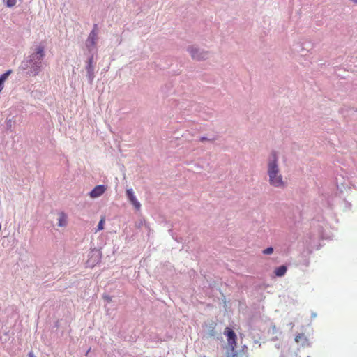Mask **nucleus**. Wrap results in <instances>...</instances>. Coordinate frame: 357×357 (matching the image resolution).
Instances as JSON below:
<instances>
[{"instance_id":"4be33fe9","label":"nucleus","mask_w":357,"mask_h":357,"mask_svg":"<svg viewBox=\"0 0 357 357\" xmlns=\"http://www.w3.org/2000/svg\"><path fill=\"white\" fill-rule=\"evenodd\" d=\"M326 206L328 208H332L333 207V202L332 200H331L329 198L327 199L326 201V203L324 204V206Z\"/></svg>"},{"instance_id":"f03ea898","label":"nucleus","mask_w":357,"mask_h":357,"mask_svg":"<svg viewBox=\"0 0 357 357\" xmlns=\"http://www.w3.org/2000/svg\"><path fill=\"white\" fill-rule=\"evenodd\" d=\"M267 167V174L270 185L275 188H282L284 183L282 175L280 174L277 153L274 151H273L270 155Z\"/></svg>"},{"instance_id":"a211bd4d","label":"nucleus","mask_w":357,"mask_h":357,"mask_svg":"<svg viewBox=\"0 0 357 357\" xmlns=\"http://www.w3.org/2000/svg\"><path fill=\"white\" fill-rule=\"evenodd\" d=\"M104 224H105V219L104 218H101L100 220L99 221L98 224L96 231L102 230L103 228H104Z\"/></svg>"},{"instance_id":"9d476101","label":"nucleus","mask_w":357,"mask_h":357,"mask_svg":"<svg viewBox=\"0 0 357 357\" xmlns=\"http://www.w3.org/2000/svg\"><path fill=\"white\" fill-rule=\"evenodd\" d=\"M107 188L105 185H98L92 189L89 192V195L92 198H97L101 196L106 190Z\"/></svg>"},{"instance_id":"5701e85b","label":"nucleus","mask_w":357,"mask_h":357,"mask_svg":"<svg viewBox=\"0 0 357 357\" xmlns=\"http://www.w3.org/2000/svg\"><path fill=\"white\" fill-rule=\"evenodd\" d=\"M102 298L107 303L112 301V297L109 296V295H103Z\"/></svg>"},{"instance_id":"dca6fc26","label":"nucleus","mask_w":357,"mask_h":357,"mask_svg":"<svg viewBox=\"0 0 357 357\" xmlns=\"http://www.w3.org/2000/svg\"><path fill=\"white\" fill-rule=\"evenodd\" d=\"M340 206L343 208V211H349L351 208V204L346 199L340 201Z\"/></svg>"},{"instance_id":"cd10ccee","label":"nucleus","mask_w":357,"mask_h":357,"mask_svg":"<svg viewBox=\"0 0 357 357\" xmlns=\"http://www.w3.org/2000/svg\"><path fill=\"white\" fill-rule=\"evenodd\" d=\"M282 356H282V354H281V355H280V357H282Z\"/></svg>"},{"instance_id":"6e6552de","label":"nucleus","mask_w":357,"mask_h":357,"mask_svg":"<svg viewBox=\"0 0 357 357\" xmlns=\"http://www.w3.org/2000/svg\"><path fill=\"white\" fill-rule=\"evenodd\" d=\"M126 197L130 203L135 207L136 210H140L141 204L136 198L134 191L132 188L126 190Z\"/></svg>"},{"instance_id":"bb28decb","label":"nucleus","mask_w":357,"mask_h":357,"mask_svg":"<svg viewBox=\"0 0 357 357\" xmlns=\"http://www.w3.org/2000/svg\"><path fill=\"white\" fill-rule=\"evenodd\" d=\"M312 317L313 318H315V317H317V314H316L315 312H312Z\"/></svg>"},{"instance_id":"aec40b11","label":"nucleus","mask_w":357,"mask_h":357,"mask_svg":"<svg viewBox=\"0 0 357 357\" xmlns=\"http://www.w3.org/2000/svg\"><path fill=\"white\" fill-rule=\"evenodd\" d=\"M273 248L272 246H269L268 248H266V249H264L263 251H262V253L264 255H271L273 252Z\"/></svg>"},{"instance_id":"39448f33","label":"nucleus","mask_w":357,"mask_h":357,"mask_svg":"<svg viewBox=\"0 0 357 357\" xmlns=\"http://www.w3.org/2000/svg\"><path fill=\"white\" fill-rule=\"evenodd\" d=\"M187 50L194 60H205L209 56V52L208 51L200 49L195 45L189 46Z\"/></svg>"},{"instance_id":"1a4fd4ad","label":"nucleus","mask_w":357,"mask_h":357,"mask_svg":"<svg viewBox=\"0 0 357 357\" xmlns=\"http://www.w3.org/2000/svg\"><path fill=\"white\" fill-rule=\"evenodd\" d=\"M101 255L100 250H92L89 255V259L88 260V263L89 265L93 266L95 264L99 263L101 259Z\"/></svg>"},{"instance_id":"b1692460","label":"nucleus","mask_w":357,"mask_h":357,"mask_svg":"<svg viewBox=\"0 0 357 357\" xmlns=\"http://www.w3.org/2000/svg\"><path fill=\"white\" fill-rule=\"evenodd\" d=\"M6 126L7 128L9 129L12 126V119H7L6 120Z\"/></svg>"},{"instance_id":"9b49d317","label":"nucleus","mask_w":357,"mask_h":357,"mask_svg":"<svg viewBox=\"0 0 357 357\" xmlns=\"http://www.w3.org/2000/svg\"><path fill=\"white\" fill-rule=\"evenodd\" d=\"M215 328V324L213 322L206 324L205 335L207 337H215L217 334Z\"/></svg>"},{"instance_id":"412c9836","label":"nucleus","mask_w":357,"mask_h":357,"mask_svg":"<svg viewBox=\"0 0 357 357\" xmlns=\"http://www.w3.org/2000/svg\"><path fill=\"white\" fill-rule=\"evenodd\" d=\"M17 0H6V5L8 8H12L16 4Z\"/></svg>"},{"instance_id":"7ed1b4c3","label":"nucleus","mask_w":357,"mask_h":357,"mask_svg":"<svg viewBox=\"0 0 357 357\" xmlns=\"http://www.w3.org/2000/svg\"><path fill=\"white\" fill-rule=\"evenodd\" d=\"M224 334L226 335L228 342L227 357H248L246 345H243L240 349H237V336L233 329L226 327Z\"/></svg>"},{"instance_id":"a878e982","label":"nucleus","mask_w":357,"mask_h":357,"mask_svg":"<svg viewBox=\"0 0 357 357\" xmlns=\"http://www.w3.org/2000/svg\"><path fill=\"white\" fill-rule=\"evenodd\" d=\"M97 29H98V25L96 24H94L92 30H95L96 31H97Z\"/></svg>"},{"instance_id":"ddd939ff","label":"nucleus","mask_w":357,"mask_h":357,"mask_svg":"<svg viewBox=\"0 0 357 357\" xmlns=\"http://www.w3.org/2000/svg\"><path fill=\"white\" fill-rule=\"evenodd\" d=\"M67 225V215L61 212L59 214L58 218V226L65 227Z\"/></svg>"},{"instance_id":"f8f14e48","label":"nucleus","mask_w":357,"mask_h":357,"mask_svg":"<svg viewBox=\"0 0 357 357\" xmlns=\"http://www.w3.org/2000/svg\"><path fill=\"white\" fill-rule=\"evenodd\" d=\"M287 271V266L286 265H281L276 267L274 270V273L277 277L284 276Z\"/></svg>"},{"instance_id":"2eb2a0df","label":"nucleus","mask_w":357,"mask_h":357,"mask_svg":"<svg viewBox=\"0 0 357 357\" xmlns=\"http://www.w3.org/2000/svg\"><path fill=\"white\" fill-rule=\"evenodd\" d=\"M12 73L11 70H6L4 73L0 75V84L4 86V82L8 79V76Z\"/></svg>"},{"instance_id":"f257e3e1","label":"nucleus","mask_w":357,"mask_h":357,"mask_svg":"<svg viewBox=\"0 0 357 357\" xmlns=\"http://www.w3.org/2000/svg\"><path fill=\"white\" fill-rule=\"evenodd\" d=\"M45 56L44 46H38L33 53L24 59L21 63L20 69L25 71L27 76L38 75L42 68Z\"/></svg>"},{"instance_id":"6ab92c4d","label":"nucleus","mask_w":357,"mask_h":357,"mask_svg":"<svg viewBox=\"0 0 357 357\" xmlns=\"http://www.w3.org/2000/svg\"><path fill=\"white\" fill-rule=\"evenodd\" d=\"M215 137H205V136H202L199 138V142H205V141H208V142H213L215 140Z\"/></svg>"},{"instance_id":"4468645a","label":"nucleus","mask_w":357,"mask_h":357,"mask_svg":"<svg viewBox=\"0 0 357 357\" xmlns=\"http://www.w3.org/2000/svg\"><path fill=\"white\" fill-rule=\"evenodd\" d=\"M337 181V188L340 192H342V189L347 187V183H346L345 180L343 177L341 178H336Z\"/></svg>"},{"instance_id":"423d86ee","label":"nucleus","mask_w":357,"mask_h":357,"mask_svg":"<svg viewBox=\"0 0 357 357\" xmlns=\"http://www.w3.org/2000/svg\"><path fill=\"white\" fill-rule=\"evenodd\" d=\"M95 65L96 62L94 61V56L93 54H91L88 58L85 66L88 82L90 84H92L95 78Z\"/></svg>"},{"instance_id":"f3484780","label":"nucleus","mask_w":357,"mask_h":357,"mask_svg":"<svg viewBox=\"0 0 357 357\" xmlns=\"http://www.w3.org/2000/svg\"><path fill=\"white\" fill-rule=\"evenodd\" d=\"M304 340V342L302 343V345L304 346L305 345V342H307V339L306 338V337L304 335V334L303 333H298L296 337H295V341L296 342H299L300 340Z\"/></svg>"},{"instance_id":"393cba45","label":"nucleus","mask_w":357,"mask_h":357,"mask_svg":"<svg viewBox=\"0 0 357 357\" xmlns=\"http://www.w3.org/2000/svg\"><path fill=\"white\" fill-rule=\"evenodd\" d=\"M28 357H36L33 353V351H30L29 354H28Z\"/></svg>"},{"instance_id":"0eeeda50","label":"nucleus","mask_w":357,"mask_h":357,"mask_svg":"<svg viewBox=\"0 0 357 357\" xmlns=\"http://www.w3.org/2000/svg\"><path fill=\"white\" fill-rule=\"evenodd\" d=\"M98 40V33L95 30H91L86 41V46L89 52L93 51Z\"/></svg>"},{"instance_id":"20e7f679","label":"nucleus","mask_w":357,"mask_h":357,"mask_svg":"<svg viewBox=\"0 0 357 357\" xmlns=\"http://www.w3.org/2000/svg\"><path fill=\"white\" fill-rule=\"evenodd\" d=\"M319 220H313L312 222V231L310 232V242L309 245L311 247H314V243L320 238H325L326 236L324 235V227L326 225V223L322 221L321 224H317V222H319Z\"/></svg>"}]
</instances>
